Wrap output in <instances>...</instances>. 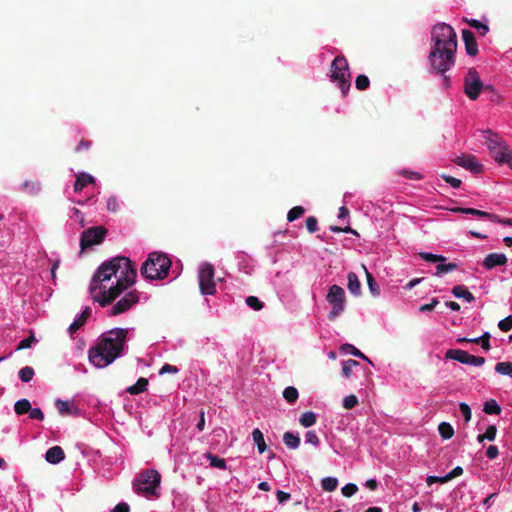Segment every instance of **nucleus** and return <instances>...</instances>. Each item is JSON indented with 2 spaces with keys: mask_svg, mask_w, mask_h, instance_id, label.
Returning a JSON list of instances; mask_svg holds the SVG:
<instances>
[{
  "mask_svg": "<svg viewBox=\"0 0 512 512\" xmlns=\"http://www.w3.org/2000/svg\"><path fill=\"white\" fill-rule=\"evenodd\" d=\"M136 277V268L128 257L117 256L105 261L92 277L89 286L92 299L106 307L132 286Z\"/></svg>",
  "mask_w": 512,
  "mask_h": 512,
  "instance_id": "1",
  "label": "nucleus"
},
{
  "mask_svg": "<svg viewBox=\"0 0 512 512\" xmlns=\"http://www.w3.org/2000/svg\"><path fill=\"white\" fill-rule=\"evenodd\" d=\"M433 46L428 60L436 73L444 74L455 64L457 35L454 29L445 23L436 24L431 32Z\"/></svg>",
  "mask_w": 512,
  "mask_h": 512,
  "instance_id": "2",
  "label": "nucleus"
},
{
  "mask_svg": "<svg viewBox=\"0 0 512 512\" xmlns=\"http://www.w3.org/2000/svg\"><path fill=\"white\" fill-rule=\"evenodd\" d=\"M127 335L128 329L124 328H114L104 333L97 345L89 349L90 362L98 368L111 364L122 355Z\"/></svg>",
  "mask_w": 512,
  "mask_h": 512,
  "instance_id": "3",
  "label": "nucleus"
},
{
  "mask_svg": "<svg viewBox=\"0 0 512 512\" xmlns=\"http://www.w3.org/2000/svg\"><path fill=\"white\" fill-rule=\"evenodd\" d=\"M171 260L161 252H151L140 269L143 277L150 280H163L168 276Z\"/></svg>",
  "mask_w": 512,
  "mask_h": 512,
  "instance_id": "4",
  "label": "nucleus"
},
{
  "mask_svg": "<svg viewBox=\"0 0 512 512\" xmlns=\"http://www.w3.org/2000/svg\"><path fill=\"white\" fill-rule=\"evenodd\" d=\"M329 76L330 81L341 90L343 96H346L351 87V73L344 55H338L334 58L330 66Z\"/></svg>",
  "mask_w": 512,
  "mask_h": 512,
  "instance_id": "5",
  "label": "nucleus"
},
{
  "mask_svg": "<svg viewBox=\"0 0 512 512\" xmlns=\"http://www.w3.org/2000/svg\"><path fill=\"white\" fill-rule=\"evenodd\" d=\"M161 474L154 469H148L140 473L134 482V489L140 495H156L160 486Z\"/></svg>",
  "mask_w": 512,
  "mask_h": 512,
  "instance_id": "6",
  "label": "nucleus"
},
{
  "mask_svg": "<svg viewBox=\"0 0 512 512\" xmlns=\"http://www.w3.org/2000/svg\"><path fill=\"white\" fill-rule=\"evenodd\" d=\"M326 300L332 305L328 318L335 320L345 310L346 296L344 289L339 285H332L329 288Z\"/></svg>",
  "mask_w": 512,
  "mask_h": 512,
  "instance_id": "7",
  "label": "nucleus"
},
{
  "mask_svg": "<svg viewBox=\"0 0 512 512\" xmlns=\"http://www.w3.org/2000/svg\"><path fill=\"white\" fill-rule=\"evenodd\" d=\"M464 93L470 100H476L481 91L484 89V84L480 78L479 73L475 68H469L464 77Z\"/></svg>",
  "mask_w": 512,
  "mask_h": 512,
  "instance_id": "8",
  "label": "nucleus"
},
{
  "mask_svg": "<svg viewBox=\"0 0 512 512\" xmlns=\"http://www.w3.org/2000/svg\"><path fill=\"white\" fill-rule=\"evenodd\" d=\"M199 288L203 295H213L216 292L214 282V267L209 264H203L199 269Z\"/></svg>",
  "mask_w": 512,
  "mask_h": 512,
  "instance_id": "9",
  "label": "nucleus"
},
{
  "mask_svg": "<svg viewBox=\"0 0 512 512\" xmlns=\"http://www.w3.org/2000/svg\"><path fill=\"white\" fill-rule=\"evenodd\" d=\"M484 133L485 143L490 150L493 158L498 163L500 162L497 156L505 154L509 150L508 145L502 140V138L491 130H486Z\"/></svg>",
  "mask_w": 512,
  "mask_h": 512,
  "instance_id": "10",
  "label": "nucleus"
},
{
  "mask_svg": "<svg viewBox=\"0 0 512 512\" xmlns=\"http://www.w3.org/2000/svg\"><path fill=\"white\" fill-rule=\"evenodd\" d=\"M446 359H453L462 364L471 366H481L485 363V358L474 356L461 349H449L445 354Z\"/></svg>",
  "mask_w": 512,
  "mask_h": 512,
  "instance_id": "11",
  "label": "nucleus"
},
{
  "mask_svg": "<svg viewBox=\"0 0 512 512\" xmlns=\"http://www.w3.org/2000/svg\"><path fill=\"white\" fill-rule=\"evenodd\" d=\"M106 233V229L102 226L91 227L85 230L81 236L82 250L100 244L104 240Z\"/></svg>",
  "mask_w": 512,
  "mask_h": 512,
  "instance_id": "12",
  "label": "nucleus"
},
{
  "mask_svg": "<svg viewBox=\"0 0 512 512\" xmlns=\"http://www.w3.org/2000/svg\"><path fill=\"white\" fill-rule=\"evenodd\" d=\"M139 301L138 292L136 290L126 293L119 301H117L110 310V316H116L128 311L134 304Z\"/></svg>",
  "mask_w": 512,
  "mask_h": 512,
  "instance_id": "13",
  "label": "nucleus"
},
{
  "mask_svg": "<svg viewBox=\"0 0 512 512\" xmlns=\"http://www.w3.org/2000/svg\"><path fill=\"white\" fill-rule=\"evenodd\" d=\"M454 163L474 174H480L483 172V165L479 163L474 155L471 154H464L456 157L454 159Z\"/></svg>",
  "mask_w": 512,
  "mask_h": 512,
  "instance_id": "14",
  "label": "nucleus"
},
{
  "mask_svg": "<svg viewBox=\"0 0 512 512\" xmlns=\"http://www.w3.org/2000/svg\"><path fill=\"white\" fill-rule=\"evenodd\" d=\"M462 39L464 41L466 53L471 57L476 56L478 54V44L474 33L471 30L464 29L462 30Z\"/></svg>",
  "mask_w": 512,
  "mask_h": 512,
  "instance_id": "15",
  "label": "nucleus"
},
{
  "mask_svg": "<svg viewBox=\"0 0 512 512\" xmlns=\"http://www.w3.org/2000/svg\"><path fill=\"white\" fill-rule=\"evenodd\" d=\"M507 257L505 254L501 253H491L486 256L484 259L483 265L486 269H493L496 266H501L506 264Z\"/></svg>",
  "mask_w": 512,
  "mask_h": 512,
  "instance_id": "16",
  "label": "nucleus"
},
{
  "mask_svg": "<svg viewBox=\"0 0 512 512\" xmlns=\"http://www.w3.org/2000/svg\"><path fill=\"white\" fill-rule=\"evenodd\" d=\"M91 315V308L85 307L82 313L78 318L74 320V322L69 326L68 331L71 335L76 333L87 321V319Z\"/></svg>",
  "mask_w": 512,
  "mask_h": 512,
  "instance_id": "17",
  "label": "nucleus"
},
{
  "mask_svg": "<svg viewBox=\"0 0 512 512\" xmlns=\"http://www.w3.org/2000/svg\"><path fill=\"white\" fill-rule=\"evenodd\" d=\"M65 458V453L60 446L49 448L45 454V459L51 464H58Z\"/></svg>",
  "mask_w": 512,
  "mask_h": 512,
  "instance_id": "18",
  "label": "nucleus"
},
{
  "mask_svg": "<svg viewBox=\"0 0 512 512\" xmlns=\"http://www.w3.org/2000/svg\"><path fill=\"white\" fill-rule=\"evenodd\" d=\"M95 178L87 173H79L76 176V181L74 183V191L80 192L84 189V187L88 184H94Z\"/></svg>",
  "mask_w": 512,
  "mask_h": 512,
  "instance_id": "19",
  "label": "nucleus"
},
{
  "mask_svg": "<svg viewBox=\"0 0 512 512\" xmlns=\"http://www.w3.org/2000/svg\"><path fill=\"white\" fill-rule=\"evenodd\" d=\"M347 279H348V284H347L348 290L353 295H356V296L360 295V293H361V283H360L359 278L356 275V273L349 272L348 275H347Z\"/></svg>",
  "mask_w": 512,
  "mask_h": 512,
  "instance_id": "20",
  "label": "nucleus"
},
{
  "mask_svg": "<svg viewBox=\"0 0 512 512\" xmlns=\"http://www.w3.org/2000/svg\"><path fill=\"white\" fill-rule=\"evenodd\" d=\"M452 293L457 298H463L471 303L475 300L474 295L463 285H456L452 288Z\"/></svg>",
  "mask_w": 512,
  "mask_h": 512,
  "instance_id": "21",
  "label": "nucleus"
},
{
  "mask_svg": "<svg viewBox=\"0 0 512 512\" xmlns=\"http://www.w3.org/2000/svg\"><path fill=\"white\" fill-rule=\"evenodd\" d=\"M147 386H148V380L144 377H140L137 382L130 386L129 388H127V392L131 395H138L140 393H143L144 391L147 390Z\"/></svg>",
  "mask_w": 512,
  "mask_h": 512,
  "instance_id": "22",
  "label": "nucleus"
},
{
  "mask_svg": "<svg viewBox=\"0 0 512 512\" xmlns=\"http://www.w3.org/2000/svg\"><path fill=\"white\" fill-rule=\"evenodd\" d=\"M252 437L254 443L257 445L258 452L263 454L267 449L263 433L260 431V429L255 428L252 432Z\"/></svg>",
  "mask_w": 512,
  "mask_h": 512,
  "instance_id": "23",
  "label": "nucleus"
},
{
  "mask_svg": "<svg viewBox=\"0 0 512 512\" xmlns=\"http://www.w3.org/2000/svg\"><path fill=\"white\" fill-rule=\"evenodd\" d=\"M284 444L290 449H297L300 445V438L292 432H285L283 435Z\"/></svg>",
  "mask_w": 512,
  "mask_h": 512,
  "instance_id": "24",
  "label": "nucleus"
},
{
  "mask_svg": "<svg viewBox=\"0 0 512 512\" xmlns=\"http://www.w3.org/2000/svg\"><path fill=\"white\" fill-rule=\"evenodd\" d=\"M465 214H470V215L478 216L480 218L488 219V220H490L492 222H497V220H498V215L493 214V213H489V212H486V211L478 210V209H475V208H466Z\"/></svg>",
  "mask_w": 512,
  "mask_h": 512,
  "instance_id": "25",
  "label": "nucleus"
},
{
  "mask_svg": "<svg viewBox=\"0 0 512 512\" xmlns=\"http://www.w3.org/2000/svg\"><path fill=\"white\" fill-rule=\"evenodd\" d=\"M22 189L29 195H37L41 190V185L35 180L25 181L22 185Z\"/></svg>",
  "mask_w": 512,
  "mask_h": 512,
  "instance_id": "26",
  "label": "nucleus"
},
{
  "mask_svg": "<svg viewBox=\"0 0 512 512\" xmlns=\"http://www.w3.org/2000/svg\"><path fill=\"white\" fill-rule=\"evenodd\" d=\"M463 21H465L470 27L476 29L482 36H485L489 32L488 25L481 23L479 20L464 18Z\"/></svg>",
  "mask_w": 512,
  "mask_h": 512,
  "instance_id": "27",
  "label": "nucleus"
},
{
  "mask_svg": "<svg viewBox=\"0 0 512 512\" xmlns=\"http://www.w3.org/2000/svg\"><path fill=\"white\" fill-rule=\"evenodd\" d=\"M31 408V403L28 399L18 400L14 404V411L17 415H24L26 413H29Z\"/></svg>",
  "mask_w": 512,
  "mask_h": 512,
  "instance_id": "28",
  "label": "nucleus"
},
{
  "mask_svg": "<svg viewBox=\"0 0 512 512\" xmlns=\"http://www.w3.org/2000/svg\"><path fill=\"white\" fill-rule=\"evenodd\" d=\"M205 457L210 461V466L218 469H226V461L224 458H220L211 452L205 453Z\"/></svg>",
  "mask_w": 512,
  "mask_h": 512,
  "instance_id": "29",
  "label": "nucleus"
},
{
  "mask_svg": "<svg viewBox=\"0 0 512 512\" xmlns=\"http://www.w3.org/2000/svg\"><path fill=\"white\" fill-rule=\"evenodd\" d=\"M483 411L489 415H499L501 413V407L494 399H490L484 403Z\"/></svg>",
  "mask_w": 512,
  "mask_h": 512,
  "instance_id": "30",
  "label": "nucleus"
},
{
  "mask_svg": "<svg viewBox=\"0 0 512 512\" xmlns=\"http://www.w3.org/2000/svg\"><path fill=\"white\" fill-rule=\"evenodd\" d=\"M316 421V414L311 411L303 413L299 419L300 424L304 427H311L316 423Z\"/></svg>",
  "mask_w": 512,
  "mask_h": 512,
  "instance_id": "31",
  "label": "nucleus"
},
{
  "mask_svg": "<svg viewBox=\"0 0 512 512\" xmlns=\"http://www.w3.org/2000/svg\"><path fill=\"white\" fill-rule=\"evenodd\" d=\"M438 431L443 439H450L454 435L453 427L447 422H441L438 426Z\"/></svg>",
  "mask_w": 512,
  "mask_h": 512,
  "instance_id": "32",
  "label": "nucleus"
},
{
  "mask_svg": "<svg viewBox=\"0 0 512 512\" xmlns=\"http://www.w3.org/2000/svg\"><path fill=\"white\" fill-rule=\"evenodd\" d=\"M283 397L288 403L293 404L297 401L299 397L298 390L293 386H289L284 389Z\"/></svg>",
  "mask_w": 512,
  "mask_h": 512,
  "instance_id": "33",
  "label": "nucleus"
},
{
  "mask_svg": "<svg viewBox=\"0 0 512 512\" xmlns=\"http://www.w3.org/2000/svg\"><path fill=\"white\" fill-rule=\"evenodd\" d=\"M363 269L365 270V273H366L367 284H368L370 292L374 296L379 295V286H378L377 282L375 281L374 277L372 276V274L367 270V268L364 265H363Z\"/></svg>",
  "mask_w": 512,
  "mask_h": 512,
  "instance_id": "34",
  "label": "nucleus"
},
{
  "mask_svg": "<svg viewBox=\"0 0 512 512\" xmlns=\"http://www.w3.org/2000/svg\"><path fill=\"white\" fill-rule=\"evenodd\" d=\"M458 268V265L456 263H448L445 264L443 262H440L436 266V271L434 273L435 276H440L443 273L452 272Z\"/></svg>",
  "mask_w": 512,
  "mask_h": 512,
  "instance_id": "35",
  "label": "nucleus"
},
{
  "mask_svg": "<svg viewBox=\"0 0 512 512\" xmlns=\"http://www.w3.org/2000/svg\"><path fill=\"white\" fill-rule=\"evenodd\" d=\"M321 486L324 491L332 492L338 486V480L334 477H326L321 481Z\"/></svg>",
  "mask_w": 512,
  "mask_h": 512,
  "instance_id": "36",
  "label": "nucleus"
},
{
  "mask_svg": "<svg viewBox=\"0 0 512 512\" xmlns=\"http://www.w3.org/2000/svg\"><path fill=\"white\" fill-rule=\"evenodd\" d=\"M495 371L501 375H509L512 377V362H498Z\"/></svg>",
  "mask_w": 512,
  "mask_h": 512,
  "instance_id": "37",
  "label": "nucleus"
},
{
  "mask_svg": "<svg viewBox=\"0 0 512 512\" xmlns=\"http://www.w3.org/2000/svg\"><path fill=\"white\" fill-rule=\"evenodd\" d=\"M359 362L353 359H349L343 363L342 374L344 377L349 378L352 375L353 367L359 366Z\"/></svg>",
  "mask_w": 512,
  "mask_h": 512,
  "instance_id": "38",
  "label": "nucleus"
},
{
  "mask_svg": "<svg viewBox=\"0 0 512 512\" xmlns=\"http://www.w3.org/2000/svg\"><path fill=\"white\" fill-rule=\"evenodd\" d=\"M305 213V209L302 206H295L288 211L287 220L293 222L300 218Z\"/></svg>",
  "mask_w": 512,
  "mask_h": 512,
  "instance_id": "39",
  "label": "nucleus"
},
{
  "mask_svg": "<svg viewBox=\"0 0 512 512\" xmlns=\"http://www.w3.org/2000/svg\"><path fill=\"white\" fill-rule=\"evenodd\" d=\"M419 256L427 261V262H432V263H436V262H445L446 261V258L442 255H436V254H432V253H428V252H421L419 254Z\"/></svg>",
  "mask_w": 512,
  "mask_h": 512,
  "instance_id": "40",
  "label": "nucleus"
},
{
  "mask_svg": "<svg viewBox=\"0 0 512 512\" xmlns=\"http://www.w3.org/2000/svg\"><path fill=\"white\" fill-rule=\"evenodd\" d=\"M341 350L344 352L350 353L356 357H359L361 359L369 361V359L359 349H357L356 347H354L351 344L342 345Z\"/></svg>",
  "mask_w": 512,
  "mask_h": 512,
  "instance_id": "41",
  "label": "nucleus"
},
{
  "mask_svg": "<svg viewBox=\"0 0 512 512\" xmlns=\"http://www.w3.org/2000/svg\"><path fill=\"white\" fill-rule=\"evenodd\" d=\"M34 374V369L30 366H25L19 371V377L22 382H29L33 378Z\"/></svg>",
  "mask_w": 512,
  "mask_h": 512,
  "instance_id": "42",
  "label": "nucleus"
},
{
  "mask_svg": "<svg viewBox=\"0 0 512 512\" xmlns=\"http://www.w3.org/2000/svg\"><path fill=\"white\" fill-rule=\"evenodd\" d=\"M370 85V80L366 75H358L355 80V86L358 90H366Z\"/></svg>",
  "mask_w": 512,
  "mask_h": 512,
  "instance_id": "43",
  "label": "nucleus"
},
{
  "mask_svg": "<svg viewBox=\"0 0 512 512\" xmlns=\"http://www.w3.org/2000/svg\"><path fill=\"white\" fill-rule=\"evenodd\" d=\"M56 408L61 415L72 414V409L68 401L57 400Z\"/></svg>",
  "mask_w": 512,
  "mask_h": 512,
  "instance_id": "44",
  "label": "nucleus"
},
{
  "mask_svg": "<svg viewBox=\"0 0 512 512\" xmlns=\"http://www.w3.org/2000/svg\"><path fill=\"white\" fill-rule=\"evenodd\" d=\"M246 304L255 311H259L264 307V303L260 301L256 296L247 297Z\"/></svg>",
  "mask_w": 512,
  "mask_h": 512,
  "instance_id": "45",
  "label": "nucleus"
},
{
  "mask_svg": "<svg viewBox=\"0 0 512 512\" xmlns=\"http://www.w3.org/2000/svg\"><path fill=\"white\" fill-rule=\"evenodd\" d=\"M34 342H36V338L34 336V333L30 331V336L20 341V343L17 346V350L28 349L32 346Z\"/></svg>",
  "mask_w": 512,
  "mask_h": 512,
  "instance_id": "46",
  "label": "nucleus"
},
{
  "mask_svg": "<svg viewBox=\"0 0 512 512\" xmlns=\"http://www.w3.org/2000/svg\"><path fill=\"white\" fill-rule=\"evenodd\" d=\"M498 327L503 332H508L512 329V315H509L499 321Z\"/></svg>",
  "mask_w": 512,
  "mask_h": 512,
  "instance_id": "47",
  "label": "nucleus"
},
{
  "mask_svg": "<svg viewBox=\"0 0 512 512\" xmlns=\"http://www.w3.org/2000/svg\"><path fill=\"white\" fill-rule=\"evenodd\" d=\"M357 490H358V487L356 484L348 483L342 487L341 492H342L343 496L351 497L357 492Z\"/></svg>",
  "mask_w": 512,
  "mask_h": 512,
  "instance_id": "48",
  "label": "nucleus"
},
{
  "mask_svg": "<svg viewBox=\"0 0 512 512\" xmlns=\"http://www.w3.org/2000/svg\"><path fill=\"white\" fill-rule=\"evenodd\" d=\"M358 404V399L355 395H349L344 398L343 407L347 410L354 408Z\"/></svg>",
  "mask_w": 512,
  "mask_h": 512,
  "instance_id": "49",
  "label": "nucleus"
},
{
  "mask_svg": "<svg viewBox=\"0 0 512 512\" xmlns=\"http://www.w3.org/2000/svg\"><path fill=\"white\" fill-rule=\"evenodd\" d=\"M399 174L411 180H420L423 178L422 174H420L419 172L410 171L407 169L399 171Z\"/></svg>",
  "mask_w": 512,
  "mask_h": 512,
  "instance_id": "50",
  "label": "nucleus"
},
{
  "mask_svg": "<svg viewBox=\"0 0 512 512\" xmlns=\"http://www.w3.org/2000/svg\"><path fill=\"white\" fill-rule=\"evenodd\" d=\"M306 228L310 233H314L318 229V221L314 216H310L306 219Z\"/></svg>",
  "mask_w": 512,
  "mask_h": 512,
  "instance_id": "51",
  "label": "nucleus"
},
{
  "mask_svg": "<svg viewBox=\"0 0 512 512\" xmlns=\"http://www.w3.org/2000/svg\"><path fill=\"white\" fill-rule=\"evenodd\" d=\"M441 178L453 188H459L461 186V180L450 175L442 174Z\"/></svg>",
  "mask_w": 512,
  "mask_h": 512,
  "instance_id": "52",
  "label": "nucleus"
},
{
  "mask_svg": "<svg viewBox=\"0 0 512 512\" xmlns=\"http://www.w3.org/2000/svg\"><path fill=\"white\" fill-rule=\"evenodd\" d=\"M106 207H107V210L110 212H117L119 209V203H118L117 198L115 196H110L107 199Z\"/></svg>",
  "mask_w": 512,
  "mask_h": 512,
  "instance_id": "53",
  "label": "nucleus"
},
{
  "mask_svg": "<svg viewBox=\"0 0 512 512\" xmlns=\"http://www.w3.org/2000/svg\"><path fill=\"white\" fill-rule=\"evenodd\" d=\"M305 441L314 446H318L320 441L317 434L314 431H308L305 434Z\"/></svg>",
  "mask_w": 512,
  "mask_h": 512,
  "instance_id": "54",
  "label": "nucleus"
},
{
  "mask_svg": "<svg viewBox=\"0 0 512 512\" xmlns=\"http://www.w3.org/2000/svg\"><path fill=\"white\" fill-rule=\"evenodd\" d=\"M459 409H460L461 413L463 414L465 421L469 422L471 420V416H472L470 406L468 404L462 402L459 405Z\"/></svg>",
  "mask_w": 512,
  "mask_h": 512,
  "instance_id": "55",
  "label": "nucleus"
},
{
  "mask_svg": "<svg viewBox=\"0 0 512 512\" xmlns=\"http://www.w3.org/2000/svg\"><path fill=\"white\" fill-rule=\"evenodd\" d=\"M490 337H491V335H490L489 332H485L482 336L479 337L481 347L485 351H488L491 348V346H490Z\"/></svg>",
  "mask_w": 512,
  "mask_h": 512,
  "instance_id": "56",
  "label": "nucleus"
},
{
  "mask_svg": "<svg viewBox=\"0 0 512 512\" xmlns=\"http://www.w3.org/2000/svg\"><path fill=\"white\" fill-rule=\"evenodd\" d=\"M29 417L31 419L43 421L44 420V413L40 408H31L29 412Z\"/></svg>",
  "mask_w": 512,
  "mask_h": 512,
  "instance_id": "57",
  "label": "nucleus"
},
{
  "mask_svg": "<svg viewBox=\"0 0 512 512\" xmlns=\"http://www.w3.org/2000/svg\"><path fill=\"white\" fill-rule=\"evenodd\" d=\"M448 482V479H446V475L443 476V477H439V476H428L426 478V483L428 486H431L432 484L434 483H446Z\"/></svg>",
  "mask_w": 512,
  "mask_h": 512,
  "instance_id": "58",
  "label": "nucleus"
},
{
  "mask_svg": "<svg viewBox=\"0 0 512 512\" xmlns=\"http://www.w3.org/2000/svg\"><path fill=\"white\" fill-rule=\"evenodd\" d=\"M496 434H497L496 426L495 425H490L486 429V431L484 433V437H486V439L489 440V441H493L495 439V437H496Z\"/></svg>",
  "mask_w": 512,
  "mask_h": 512,
  "instance_id": "59",
  "label": "nucleus"
},
{
  "mask_svg": "<svg viewBox=\"0 0 512 512\" xmlns=\"http://www.w3.org/2000/svg\"><path fill=\"white\" fill-rule=\"evenodd\" d=\"M500 160L499 163H507L509 167L512 169V151L508 150L505 154L497 156Z\"/></svg>",
  "mask_w": 512,
  "mask_h": 512,
  "instance_id": "60",
  "label": "nucleus"
},
{
  "mask_svg": "<svg viewBox=\"0 0 512 512\" xmlns=\"http://www.w3.org/2000/svg\"><path fill=\"white\" fill-rule=\"evenodd\" d=\"M330 230L336 233L344 232V233H351L354 235H358L357 231L352 229L350 226H346L344 228H341L339 226H331Z\"/></svg>",
  "mask_w": 512,
  "mask_h": 512,
  "instance_id": "61",
  "label": "nucleus"
},
{
  "mask_svg": "<svg viewBox=\"0 0 512 512\" xmlns=\"http://www.w3.org/2000/svg\"><path fill=\"white\" fill-rule=\"evenodd\" d=\"M462 474H463V468L460 466H457L454 469H452L448 474H446V479H448V481H450V480L454 479L455 477H458Z\"/></svg>",
  "mask_w": 512,
  "mask_h": 512,
  "instance_id": "62",
  "label": "nucleus"
},
{
  "mask_svg": "<svg viewBox=\"0 0 512 512\" xmlns=\"http://www.w3.org/2000/svg\"><path fill=\"white\" fill-rule=\"evenodd\" d=\"M486 455L489 459H495L499 455L498 447L495 445H490L486 450Z\"/></svg>",
  "mask_w": 512,
  "mask_h": 512,
  "instance_id": "63",
  "label": "nucleus"
},
{
  "mask_svg": "<svg viewBox=\"0 0 512 512\" xmlns=\"http://www.w3.org/2000/svg\"><path fill=\"white\" fill-rule=\"evenodd\" d=\"M110 512H130V507L127 503H118Z\"/></svg>",
  "mask_w": 512,
  "mask_h": 512,
  "instance_id": "64",
  "label": "nucleus"
}]
</instances>
